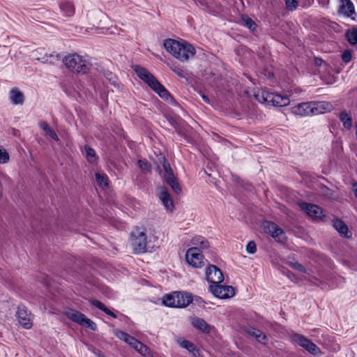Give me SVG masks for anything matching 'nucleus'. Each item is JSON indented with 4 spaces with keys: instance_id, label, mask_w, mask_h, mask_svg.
<instances>
[{
    "instance_id": "1",
    "label": "nucleus",
    "mask_w": 357,
    "mask_h": 357,
    "mask_svg": "<svg viewBox=\"0 0 357 357\" xmlns=\"http://www.w3.org/2000/svg\"><path fill=\"white\" fill-rule=\"evenodd\" d=\"M65 66L72 73L77 74L88 73L92 66L90 61L77 53L70 54L63 59Z\"/></svg>"
},
{
    "instance_id": "2",
    "label": "nucleus",
    "mask_w": 357,
    "mask_h": 357,
    "mask_svg": "<svg viewBox=\"0 0 357 357\" xmlns=\"http://www.w3.org/2000/svg\"><path fill=\"white\" fill-rule=\"evenodd\" d=\"M134 70L137 75L157 93L160 98L168 100L170 97L169 93L149 71L139 66H135Z\"/></svg>"
},
{
    "instance_id": "3",
    "label": "nucleus",
    "mask_w": 357,
    "mask_h": 357,
    "mask_svg": "<svg viewBox=\"0 0 357 357\" xmlns=\"http://www.w3.org/2000/svg\"><path fill=\"white\" fill-rule=\"evenodd\" d=\"M158 162L164 169V173L162 174L165 181L171 187L172 190L177 195L181 193V188L173 173V170L169 162L162 155L158 157Z\"/></svg>"
},
{
    "instance_id": "4",
    "label": "nucleus",
    "mask_w": 357,
    "mask_h": 357,
    "mask_svg": "<svg viewBox=\"0 0 357 357\" xmlns=\"http://www.w3.org/2000/svg\"><path fill=\"white\" fill-rule=\"evenodd\" d=\"M291 341L314 356H321L322 354L321 349L314 343L303 335L293 334L291 335Z\"/></svg>"
},
{
    "instance_id": "5",
    "label": "nucleus",
    "mask_w": 357,
    "mask_h": 357,
    "mask_svg": "<svg viewBox=\"0 0 357 357\" xmlns=\"http://www.w3.org/2000/svg\"><path fill=\"white\" fill-rule=\"evenodd\" d=\"M65 315L74 322L80 326L89 328L92 331H96L97 326L92 320L87 318L84 314L73 309H68L65 312Z\"/></svg>"
},
{
    "instance_id": "6",
    "label": "nucleus",
    "mask_w": 357,
    "mask_h": 357,
    "mask_svg": "<svg viewBox=\"0 0 357 357\" xmlns=\"http://www.w3.org/2000/svg\"><path fill=\"white\" fill-rule=\"evenodd\" d=\"M204 256L198 247L189 248L185 254L186 262L194 268H202L204 266Z\"/></svg>"
},
{
    "instance_id": "7",
    "label": "nucleus",
    "mask_w": 357,
    "mask_h": 357,
    "mask_svg": "<svg viewBox=\"0 0 357 357\" xmlns=\"http://www.w3.org/2000/svg\"><path fill=\"white\" fill-rule=\"evenodd\" d=\"M132 245L135 253L147 252L146 237L144 231L137 229L132 233Z\"/></svg>"
},
{
    "instance_id": "8",
    "label": "nucleus",
    "mask_w": 357,
    "mask_h": 357,
    "mask_svg": "<svg viewBox=\"0 0 357 357\" xmlns=\"http://www.w3.org/2000/svg\"><path fill=\"white\" fill-rule=\"evenodd\" d=\"M17 320L20 324L26 329H29L32 327L33 314L28 310L26 307L20 305L17 307L16 312Z\"/></svg>"
},
{
    "instance_id": "9",
    "label": "nucleus",
    "mask_w": 357,
    "mask_h": 357,
    "mask_svg": "<svg viewBox=\"0 0 357 357\" xmlns=\"http://www.w3.org/2000/svg\"><path fill=\"white\" fill-rule=\"evenodd\" d=\"M186 42H179L178 40L168 38L164 40L163 46L165 50L175 58H183L181 56L180 51H185V45Z\"/></svg>"
},
{
    "instance_id": "10",
    "label": "nucleus",
    "mask_w": 357,
    "mask_h": 357,
    "mask_svg": "<svg viewBox=\"0 0 357 357\" xmlns=\"http://www.w3.org/2000/svg\"><path fill=\"white\" fill-rule=\"evenodd\" d=\"M263 229L266 234H270L278 242L282 243L285 240L283 230L274 222L265 221L263 223Z\"/></svg>"
},
{
    "instance_id": "11",
    "label": "nucleus",
    "mask_w": 357,
    "mask_h": 357,
    "mask_svg": "<svg viewBox=\"0 0 357 357\" xmlns=\"http://www.w3.org/2000/svg\"><path fill=\"white\" fill-rule=\"evenodd\" d=\"M209 289L215 297L219 298H231L235 294L234 289L231 286H225L220 284H211Z\"/></svg>"
},
{
    "instance_id": "12",
    "label": "nucleus",
    "mask_w": 357,
    "mask_h": 357,
    "mask_svg": "<svg viewBox=\"0 0 357 357\" xmlns=\"http://www.w3.org/2000/svg\"><path fill=\"white\" fill-rule=\"evenodd\" d=\"M298 206L301 211L306 213V214L312 219L321 220L324 216L321 208L315 204L301 202L298 203Z\"/></svg>"
},
{
    "instance_id": "13",
    "label": "nucleus",
    "mask_w": 357,
    "mask_h": 357,
    "mask_svg": "<svg viewBox=\"0 0 357 357\" xmlns=\"http://www.w3.org/2000/svg\"><path fill=\"white\" fill-rule=\"evenodd\" d=\"M207 281L211 284H220L224 281V275L220 268L215 265H209L206 271Z\"/></svg>"
},
{
    "instance_id": "14",
    "label": "nucleus",
    "mask_w": 357,
    "mask_h": 357,
    "mask_svg": "<svg viewBox=\"0 0 357 357\" xmlns=\"http://www.w3.org/2000/svg\"><path fill=\"white\" fill-rule=\"evenodd\" d=\"M312 115H318L331 112L333 107L326 101H311Z\"/></svg>"
},
{
    "instance_id": "15",
    "label": "nucleus",
    "mask_w": 357,
    "mask_h": 357,
    "mask_svg": "<svg viewBox=\"0 0 357 357\" xmlns=\"http://www.w3.org/2000/svg\"><path fill=\"white\" fill-rule=\"evenodd\" d=\"M293 114L299 116L312 115L311 102L299 103L291 108Z\"/></svg>"
},
{
    "instance_id": "16",
    "label": "nucleus",
    "mask_w": 357,
    "mask_h": 357,
    "mask_svg": "<svg viewBox=\"0 0 357 357\" xmlns=\"http://www.w3.org/2000/svg\"><path fill=\"white\" fill-rule=\"evenodd\" d=\"M190 323L196 329L204 333H209L211 329L213 328V327L208 324L204 319L197 317H191Z\"/></svg>"
},
{
    "instance_id": "17",
    "label": "nucleus",
    "mask_w": 357,
    "mask_h": 357,
    "mask_svg": "<svg viewBox=\"0 0 357 357\" xmlns=\"http://www.w3.org/2000/svg\"><path fill=\"white\" fill-rule=\"evenodd\" d=\"M269 103L275 107H284L290 103V100L287 96L271 93Z\"/></svg>"
},
{
    "instance_id": "18",
    "label": "nucleus",
    "mask_w": 357,
    "mask_h": 357,
    "mask_svg": "<svg viewBox=\"0 0 357 357\" xmlns=\"http://www.w3.org/2000/svg\"><path fill=\"white\" fill-rule=\"evenodd\" d=\"M159 198L162 202L165 207L169 211H172L174 208L173 200L166 188H162Z\"/></svg>"
},
{
    "instance_id": "19",
    "label": "nucleus",
    "mask_w": 357,
    "mask_h": 357,
    "mask_svg": "<svg viewBox=\"0 0 357 357\" xmlns=\"http://www.w3.org/2000/svg\"><path fill=\"white\" fill-rule=\"evenodd\" d=\"M333 226L340 236L344 238H349L351 236V233L349 231L347 225L342 220L340 219L334 220Z\"/></svg>"
},
{
    "instance_id": "20",
    "label": "nucleus",
    "mask_w": 357,
    "mask_h": 357,
    "mask_svg": "<svg viewBox=\"0 0 357 357\" xmlns=\"http://www.w3.org/2000/svg\"><path fill=\"white\" fill-rule=\"evenodd\" d=\"M177 307H185L192 302V296L190 294L177 291Z\"/></svg>"
},
{
    "instance_id": "21",
    "label": "nucleus",
    "mask_w": 357,
    "mask_h": 357,
    "mask_svg": "<svg viewBox=\"0 0 357 357\" xmlns=\"http://www.w3.org/2000/svg\"><path fill=\"white\" fill-rule=\"evenodd\" d=\"M341 5L339 8V13L347 17H350L354 13V6L351 0H340Z\"/></svg>"
},
{
    "instance_id": "22",
    "label": "nucleus",
    "mask_w": 357,
    "mask_h": 357,
    "mask_svg": "<svg viewBox=\"0 0 357 357\" xmlns=\"http://www.w3.org/2000/svg\"><path fill=\"white\" fill-rule=\"evenodd\" d=\"M185 46V51H180V55L181 56H183V58H176L177 59L180 60L181 61H187L190 58H192L195 54L196 50L190 44L188 43L187 42L183 45Z\"/></svg>"
},
{
    "instance_id": "23",
    "label": "nucleus",
    "mask_w": 357,
    "mask_h": 357,
    "mask_svg": "<svg viewBox=\"0 0 357 357\" xmlns=\"http://www.w3.org/2000/svg\"><path fill=\"white\" fill-rule=\"evenodd\" d=\"M61 11L63 15L66 17H71L75 13V6L73 3L68 0H65L61 2L59 5Z\"/></svg>"
},
{
    "instance_id": "24",
    "label": "nucleus",
    "mask_w": 357,
    "mask_h": 357,
    "mask_svg": "<svg viewBox=\"0 0 357 357\" xmlns=\"http://www.w3.org/2000/svg\"><path fill=\"white\" fill-rule=\"evenodd\" d=\"M246 331L250 336L254 337L259 342L264 344H266L267 337L261 331L250 327L247 328Z\"/></svg>"
},
{
    "instance_id": "25",
    "label": "nucleus",
    "mask_w": 357,
    "mask_h": 357,
    "mask_svg": "<svg viewBox=\"0 0 357 357\" xmlns=\"http://www.w3.org/2000/svg\"><path fill=\"white\" fill-rule=\"evenodd\" d=\"M40 128L45 132V136L56 142L59 140L56 132L50 127V126L46 122L43 121L39 123Z\"/></svg>"
},
{
    "instance_id": "26",
    "label": "nucleus",
    "mask_w": 357,
    "mask_h": 357,
    "mask_svg": "<svg viewBox=\"0 0 357 357\" xmlns=\"http://www.w3.org/2000/svg\"><path fill=\"white\" fill-rule=\"evenodd\" d=\"M116 335L121 340L124 341L127 344H128L130 346H131L132 348L135 347L137 344V342H139L135 337L130 335L129 334L121 331H117L115 333Z\"/></svg>"
},
{
    "instance_id": "27",
    "label": "nucleus",
    "mask_w": 357,
    "mask_h": 357,
    "mask_svg": "<svg viewBox=\"0 0 357 357\" xmlns=\"http://www.w3.org/2000/svg\"><path fill=\"white\" fill-rule=\"evenodd\" d=\"M271 94V92L264 90H258L255 93V98L260 103L270 105L269 98Z\"/></svg>"
},
{
    "instance_id": "28",
    "label": "nucleus",
    "mask_w": 357,
    "mask_h": 357,
    "mask_svg": "<svg viewBox=\"0 0 357 357\" xmlns=\"http://www.w3.org/2000/svg\"><path fill=\"white\" fill-rule=\"evenodd\" d=\"M193 247H198L199 250L206 249L209 247L208 241L203 236H195L191 240Z\"/></svg>"
},
{
    "instance_id": "29",
    "label": "nucleus",
    "mask_w": 357,
    "mask_h": 357,
    "mask_svg": "<svg viewBox=\"0 0 357 357\" xmlns=\"http://www.w3.org/2000/svg\"><path fill=\"white\" fill-rule=\"evenodd\" d=\"M84 151L85 157L89 162L93 164L98 161V157L97 156L94 149L88 145H85L84 147Z\"/></svg>"
},
{
    "instance_id": "30",
    "label": "nucleus",
    "mask_w": 357,
    "mask_h": 357,
    "mask_svg": "<svg viewBox=\"0 0 357 357\" xmlns=\"http://www.w3.org/2000/svg\"><path fill=\"white\" fill-rule=\"evenodd\" d=\"M10 98L15 105H22L24 102V96L21 91L16 89L10 91Z\"/></svg>"
},
{
    "instance_id": "31",
    "label": "nucleus",
    "mask_w": 357,
    "mask_h": 357,
    "mask_svg": "<svg viewBox=\"0 0 357 357\" xmlns=\"http://www.w3.org/2000/svg\"><path fill=\"white\" fill-rule=\"evenodd\" d=\"M177 291L173 292L170 294H166L163 297V303L168 307H177L176 305V297H177Z\"/></svg>"
},
{
    "instance_id": "32",
    "label": "nucleus",
    "mask_w": 357,
    "mask_h": 357,
    "mask_svg": "<svg viewBox=\"0 0 357 357\" xmlns=\"http://www.w3.org/2000/svg\"><path fill=\"white\" fill-rule=\"evenodd\" d=\"M340 119L341 122L342 123L344 127L349 130L352 127V118L349 114H348L347 112L343 111L341 112L339 115Z\"/></svg>"
},
{
    "instance_id": "33",
    "label": "nucleus",
    "mask_w": 357,
    "mask_h": 357,
    "mask_svg": "<svg viewBox=\"0 0 357 357\" xmlns=\"http://www.w3.org/2000/svg\"><path fill=\"white\" fill-rule=\"evenodd\" d=\"M180 345L181 347L186 349L195 357L199 354V349L193 343L188 340H182L180 342Z\"/></svg>"
},
{
    "instance_id": "34",
    "label": "nucleus",
    "mask_w": 357,
    "mask_h": 357,
    "mask_svg": "<svg viewBox=\"0 0 357 357\" xmlns=\"http://www.w3.org/2000/svg\"><path fill=\"white\" fill-rule=\"evenodd\" d=\"M59 54H45L43 57L38 58V60H40L43 63H54L56 61H59Z\"/></svg>"
},
{
    "instance_id": "35",
    "label": "nucleus",
    "mask_w": 357,
    "mask_h": 357,
    "mask_svg": "<svg viewBox=\"0 0 357 357\" xmlns=\"http://www.w3.org/2000/svg\"><path fill=\"white\" fill-rule=\"evenodd\" d=\"M345 36L348 40V42L354 45L357 43V29L353 28L351 29H349L346 33Z\"/></svg>"
},
{
    "instance_id": "36",
    "label": "nucleus",
    "mask_w": 357,
    "mask_h": 357,
    "mask_svg": "<svg viewBox=\"0 0 357 357\" xmlns=\"http://www.w3.org/2000/svg\"><path fill=\"white\" fill-rule=\"evenodd\" d=\"M241 21L243 25L248 28L250 30H255L257 24L255 22L249 17L246 15H242L241 17Z\"/></svg>"
},
{
    "instance_id": "37",
    "label": "nucleus",
    "mask_w": 357,
    "mask_h": 357,
    "mask_svg": "<svg viewBox=\"0 0 357 357\" xmlns=\"http://www.w3.org/2000/svg\"><path fill=\"white\" fill-rule=\"evenodd\" d=\"M133 348L144 356H148L149 355V348L139 341L137 342V344Z\"/></svg>"
},
{
    "instance_id": "38",
    "label": "nucleus",
    "mask_w": 357,
    "mask_h": 357,
    "mask_svg": "<svg viewBox=\"0 0 357 357\" xmlns=\"http://www.w3.org/2000/svg\"><path fill=\"white\" fill-rule=\"evenodd\" d=\"M138 165L144 173H149L151 171V164L145 160H139Z\"/></svg>"
},
{
    "instance_id": "39",
    "label": "nucleus",
    "mask_w": 357,
    "mask_h": 357,
    "mask_svg": "<svg viewBox=\"0 0 357 357\" xmlns=\"http://www.w3.org/2000/svg\"><path fill=\"white\" fill-rule=\"evenodd\" d=\"M96 178L99 186L106 187L108 185V178L106 175H102L99 173H96Z\"/></svg>"
},
{
    "instance_id": "40",
    "label": "nucleus",
    "mask_w": 357,
    "mask_h": 357,
    "mask_svg": "<svg viewBox=\"0 0 357 357\" xmlns=\"http://www.w3.org/2000/svg\"><path fill=\"white\" fill-rule=\"evenodd\" d=\"M286 8L288 10H295L298 7V2L296 0H285Z\"/></svg>"
},
{
    "instance_id": "41",
    "label": "nucleus",
    "mask_w": 357,
    "mask_h": 357,
    "mask_svg": "<svg viewBox=\"0 0 357 357\" xmlns=\"http://www.w3.org/2000/svg\"><path fill=\"white\" fill-rule=\"evenodd\" d=\"M9 160V155L4 149H0V163L4 164Z\"/></svg>"
},
{
    "instance_id": "42",
    "label": "nucleus",
    "mask_w": 357,
    "mask_h": 357,
    "mask_svg": "<svg viewBox=\"0 0 357 357\" xmlns=\"http://www.w3.org/2000/svg\"><path fill=\"white\" fill-rule=\"evenodd\" d=\"M289 266L291 268H293L301 273H306V268L301 264H300L298 262H291V263H289Z\"/></svg>"
},
{
    "instance_id": "43",
    "label": "nucleus",
    "mask_w": 357,
    "mask_h": 357,
    "mask_svg": "<svg viewBox=\"0 0 357 357\" xmlns=\"http://www.w3.org/2000/svg\"><path fill=\"white\" fill-rule=\"evenodd\" d=\"M352 54L351 52L349 50H345L342 54V59L346 63L350 62Z\"/></svg>"
},
{
    "instance_id": "44",
    "label": "nucleus",
    "mask_w": 357,
    "mask_h": 357,
    "mask_svg": "<svg viewBox=\"0 0 357 357\" xmlns=\"http://www.w3.org/2000/svg\"><path fill=\"white\" fill-rule=\"evenodd\" d=\"M256 250H257V248H256L255 243L252 241H249L246 245V251L249 254H254L256 252Z\"/></svg>"
},
{
    "instance_id": "45",
    "label": "nucleus",
    "mask_w": 357,
    "mask_h": 357,
    "mask_svg": "<svg viewBox=\"0 0 357 357\" xmlns=\"http://www.w3.org/2000/svg\"><path fill=\"white\" fill-rule=\"evenodd\" d=\"M91 303L95 306L96 307L100 309V310L103 311L104 312L106 311L107 307L100 301L98 300H93L91 301Z\"/></svg>"
},
{
    "instance_id": "46",
    "label": "nucleus",
    "mask_w": 357,
    "mask_h": 357,
    "mask_svg": "<svg viewBox=\"0 0 357 357\" xmlns=\"http://www.w3.org/2000/svg\"><path fill=\"white\" fill-rule=\"evenodd\" d=\"M172 70L180 77H185L184 73L182 70L176 68V67H172Z\"/></svg>"
},
{
    "instance_id": "47",
    "label": "nucleus",
    "mask_w": 357,
    "mask_h": 357,
    "mask_svg": "<svg viewBox=\"0 0 357 357\" xmlns=\"http://www.w3.org/2000/svg\"><path fill=\"white\" fill-rule=\"evenodd\" d=\"M287 276L293 282H298V279L296 278V276L294 275V273H293L291 271H287Z\"/></svg>"
},
{
    "instance_id": "48",
    "label": "nucleus",
    "mask_w": 357,
    "mask_h": 357,
    "mask_svg": "<svg viewBox=\"0 0 357 357\" xmlns=\"http://www.w3.org/2000/svg\"><path fill=\"white\" fill-rule=\"evenodd\" d=\"M305 273V275L303 276L304 280H308L310 282H313L312 278H311L312 275L310 273L306 271V273Z\"/></svg>"
},
{
    "instance_id": "49",
    "label": "nucleus",
    "mask_w": 357,
    "mask_h": 357,
    "mask_svg": "<svg viewBox=\"0 0 357 357\" xmlns=\"http://www.w3.org/2000/svg\"><path fill=\"white\" fill-rule=\"evenodd\" d=\"M323 63H324V61L321 59L314 58V64L317 66H321Z\"/></svg>"
},
{
    "instance_id": "50",
    "label": "nucleus",
    "mask_w": 357,
    "mask_h": 357,
    "mask_svg": "<svg viewBox=\"0 0 357 357\" xmlns=\"http://www.w3.org/2000/svg\"><path fill=\"white\" fill-rule=\"evenodd\" d=\"M311 278H312V280H313V282H311L312 283H313L314 284H316V285H319V280L316 276L312 275Z\"/></svg>"
},
{
    "instance_id": "51",
    "label": "nucleus",
    "mask_w": 357,
    "mask_h": 357,
    "mask_svg": "<svg viewBox=\"0 0 357 357\" xmlns=\"http://www.w3.org/2000/svg\"><path fill=\"white\" fill-rule=\"evenodd\" d=\"M107 315H109L111 317H112L113 318H116V315L113 313L109 309H107L106 311L105 312Z\"/></svg>"
},
{
    "instance_id": "52",
    "label": "nucleus",
    "mask_w": 357,
    "mask_h": 357,
    "mask_svg": "<svg viewBox=\"0 0 357 357\" xmlns=\"http://www.w3.org/2000/svg\"><path fill=\"white\" fill-rule=\"evenodd\" d=\"M352 189L354 192L355 197L357 198V183H353Z\"/></svg>"
},
{
    "instance_id": "53",
    "label": "nucleus",
    "mask_w": 357,
    "mask_h": 357,
    "mask_svg": "<svg viewBox=\"0 0 357 357\" xmlns=\"http://www.w3.org/2000/svg\"><path fill=\"white\" fill-rule=\"evenodd\" d=\"M202 98L203 100H204L206 103H207V104H210V100H209V98H208V96H206V95H204V94H202Z\"/></svg>"
}]
</instances>
